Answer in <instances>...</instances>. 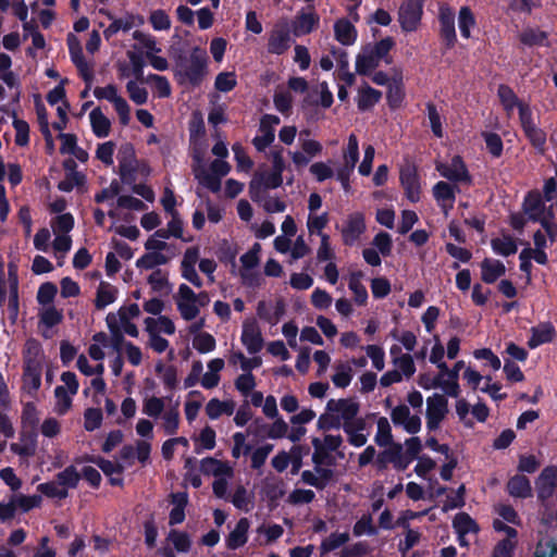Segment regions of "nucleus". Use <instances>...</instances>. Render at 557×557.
<instances>
[{
    "label": "nucleus",
    "mask_w": 557,
    "mask_h": 557,
    "mask_svg": "<svg viewBox=\"0 0 557 557\" xmlns=\"http://www.w3.org/2000/svg\"><path fill=\"white\" fill-rule=\"evenodd\" d=\"M359 410L360 405L354 398L330 399L317 421V428L321 431L345 428L360 418Z\"/></svg>",
    "instance_id": "1"
},
{
    "label": "nucleus",
    "mask_w": 557,
    "mask_h": 557,
    "mask_svg": "<svg viewBox=\"0 0 557 557\" xmlns=\"http://www.w3.org/2000/svg\"><path fill=\"white\" fill-rule=\"evenodd\" d=\"M394 46L392 38H384L375 44L363 46L356 55L355 70L362 76L371 75L382 62L389 64L392 59L389 51Z\"/></svg>",
    "instance_id": "2"
},
{
    "label": "nucleus",
    "mask_w": 557,
    "mask_h": 557,
    "mask_svg": "<svg viewBox=\"0 0 557 557\" xmlns=\"http://www.w3.org/2000/svg\"><path fill=\"white\" fill-rule=\"evenodd\" d=\"M176 309L184 321L196 323L201 320L200 311L210 302L207 292L196 293L187 284H181L174 296Z\"/></svg>",
    "instance_id": "3"
},
{
    "label": "nucleus",
    "mask_w": 557,
    "mask_h": 557,
    "mask_svg": "<svg viewBox=\"0 0 557 557\" xmlns=\"http://www.w3.org/2000/svg\"><path fill=\"white\" fill-rule=\"evenodd\" d=\"M230 171L231 165L224 159L214 160L210 164V170H207L200 153L194 154L193 172L195 177L199 184L213 193H218L221 189V178L227 175Z\"/></svg>",
    "instance_id": "4"
},
{
    "label": "nucleus",
    "mask_w": 557,
    "mask_h": 557,
    "mask_svg": "<svg viewBox=\"0 0 557 557\" xmlns=\"http://www.w3.org/2000/svg\"><path fill=\"white\" fill-rule=\"evenodd\" d=\"M140 314L139 306L132 304L121 307L116 313H110L107 317V324L113 336L119 337L127 334L132 337L138 336V329L132 322Z\"/></svg>",
    "instance_id": "5"
},
{
    "label": "nucleus",
    "mask_w": 557,
    "mask_h": 557,
    "mask_svg": "<svg viewBox=\"0 0 557 557\" xmlns=\"http://www.w3.org/2000/svg\"><path fill=\"white\" fill-rule=\"evenodd\" d=\"M342 159V164L336 169V180L345 191H349V178L359 160V143L355 134L349 135L347 145L343 149Z\"/></svg>",
    "instance_id": "6"
},
{
    "label": "nucleus",
    "mask_w": 557,
    "mask_h": 557,
    "mask_svg": "<svg viewBox=\"0 0 557 557\" xmlns=\"http://www.w3.org/2000/svg\"><path fill=\"white\" fill-rule=\"evenodd\" d=\"M436 171L440 175L455 185H470L471 175L459 156L453 157L448 161H436Z\"/></svg>",
    "instance_id": "7"
},
{
    "label": "nucleus",
    "mask_w": 557,
    "mask_h": 557,
    "mask_svg": "<svg viewBox=\"0 0 557 557\" xmlns=\"http://www.w3.org/2000/svg\"><path fill=\"white\" fill-rule=\"evenodd\" d=\"M94 96L97 99H104L112 103L120 123L128 125L131 121V107L127 101L119 94L114 85H107L104 87H97L94 90Z\"/></svg>",
    "instance_id": "8"
},
{
    "label": "nucleus",
    "mask_w": 557,
    "mask_h": 557,
    "mask_svg": "<svg viewBox=\"0 0 557 557\" xmlns=\"http://www.w3.org/2000/svg\"><path fill=\"white\" fill-rule=\"evenodd\" d=\"M298 144L300 149L288 151V157L295 168L300 170L307 166L313 158L322 153L323 146L311 137L298 138Z\"/></svg>",
    "instance_id": "9"
},
{
    "label": "nucleus",
    "mask_w": 557,
    "mask_h": 557,
    "mask_svg": "<svg viewBox=\"0 0 557 557\" xmlns=\"http://www.w3.org/2000/svg\"><path fill=\"white\" fill-rule=\"evenodd\" d=\"M520 124L525 137L530 144L539 151L544 152L546 144V133L534 122L533 113L530 107L521 108Z\"/></svg>",
    "instance_id": "10"
},
{
    "label": "nucleus",
    "mask_w": 557,
    "mask_h": 557,
    "mask_svg": "<svg viewBox=\"0 0 557 557\" xmlns=\"http://www.w3.org/2000/svg\"><path fill=\"white\" fill-rule=\"evenodd\" d=\"M448 414V401L442 394H433L426 398V429L435 431Z\"/></svg>",
    "instance_id": "11"
},
{
    "label": "nucleus",
    "mask_w": 557,
    "mask_h": 557,
    "mask_svg": "<svg viewBox=\"0 0 557 557\" xmlns=\"http://www.w3.org/2000/svg\"><path fill=\"white\" fill-rule=\"evenodd\" d=\"M240 343L250 355H256L262 350L264 338L256 319L247 318L243 321Z\"/></svg>",
    "instance_id": "12"
},
{
    "label": "nucleus",
    "mask_w": 557,
    "mask_h": 557,
    "mask_svg": "<svg viewBox=\"0 0 557 557\" xmlns=\"http://www.w3.org/2000/svg\"><path fill=\"white\" fill-rule=\"evenodd\" d=\"M423 13V0H405L398 11V22L404 32H414Z\"/></svg>",
    "instance_id": "13"
},
{
    "label": "nucleus",
    "mask_w": 557,
    "mask_h": 557,
    "mask_svg": "<svg viewBox=\"0 0 557 557\" xmlns=\"http://www.w3.org/2000/svg\"><path fill=\"white\" fill-rule=\"evenodd\" d=\"M364 232L366 221L361 212L349 213L341 227L343 242L348 246L356 244Z\"/></svg>",
    "instance_id": "14"
},
{
    "label": "nucleus",
    "mask_w": 557,
    "mask_h": 557,
    "mask_svg": "<svg viewBox=\"0 0 557 557\" xmlns=\"http://www.w3.org/2000/svg\"><path fill=\"white\" fill-rule=\"evenodd\" d=\"M391 420L395 426L401 428L409 434H417L421 430V418L411 413L407 405H398L391 411Z\"/></svg>",
    "instance_id": "15"
},
{
    "label": "nucleus",
    "mask_w": 557,
    "mask_h": 557,
    "mask_svg": "<svg viewBox=\"0 0 557 557\" xmlns=\"http://www.w3.org/2000/svg\"><path fill=\"white\" fill-rule=\"evenodd\" d=\"M206 326V318L197 320L196 323H190L187 327L189 334L193 335V347L200 354H208L215 349L216 342L213 335L208 332H202Z\"/></svg>",
    "instance_id": "16"
},
{
    "label": "nucleus",
    "mask_w": 557,
    "mask_h": 557,
    "mask_svg": "<svg viewBox=\"0 0 557 557\" xmlns=\"http://www.w3.org/2000/svg\"><path fill=\"white\" fill-rule=\"evenodd\" d=\"M312 446L314 448L312 454L313 462H329L330 453L335 451L343 443L339 434H326L323 438L313 437Z\"/></svg>",
    "instance_id": "17"
},
{
    "label": "nucleus",
    "mask_w": 557,
    "mask_h": 557,
    "mask_svg": "<svg viewBox=\"0 0 557 557\" xmlns=\"http://www.w3.org/2000/svg\"><path fill=\"white\" fill-rule=\"evenodd\" d=\"M459 186L445 181L437 182L432 188V195L445 215L454 208Z\"/></svg>",
    "instance_id": "18"
},
{
    "label": "nucleus",
    "mask_w": 557,
    "mask_h": 557,
    "mask_svg": "<svg viewBox=\"0 0 557 557\" xmlns=\"http://www.w3.org/2000/svg\"><path fill=\"white\" fill-rule=\"evenodd\" d=\"M320 23V16L313 8L308 7L297 13L292 22V33L296 37L305 36L313 32Z\"/></svg>",
    "instance_id": "19"
},
{
    "label": "nucleus",
    "mask_w": 557,
    "mask_h": 557,
    "mask_svg": "<svg viewBox=\"0 0 557 557\" xmlns=\"http://www.w3.org/2000/svg\"><path fill=\"white\" fill-rule=\"evenodd\" d=\"M493 525L496 531L504 532L506 537L497 543L492 557H512L517 545L516 529L506 525L500 520H494Z\"/></svg>",
    "instance_id": "20"
},
{
    "label": "nucleus",
    "mask_w": 557,
    "mask_h": 557,
    "mask_svg": "<svg viewBox=\"0 0 557 557\" xmlns=\"http://www.w3.org/2000/svg\"><path fill=\"white\" fill-rule=\"evenodd\" d=\"M199 249L197 247H189L184 252L181 262L182 276L198 288L203 285V282L196 270V264H199Z\"/></svg>",
    "instance_id": "21"
},
{
    "label": "nucleus",
    "mask_w": 557,
    "mask_h": 557,
    "mask_svg": "<svg viewBox=\"0 0 557 557\" xmlns=\"http://www.w3.org/2000/svg\"><path fill=\"white\" fill-rule=\"evenodd\" d=\"M400 183L405 189L406 197L411 202H418L421 196L420 177L416 168L407 165L400 171Z\"/></svg>",
    "instance_id": "22"
},
{
    "label": "nucleus",
    "mask_w": 557,
    "mask_h": 557,
    "mask_svg": "<svg viewBox=\"0 0 557 557\" xmlns=\"http://www.w3.org/2000/svg\"><path fill=\"white\" fill-rule=\"evenodd\" d=\"M282 183H283L282 174L272 171V173H270L268 175H263L261 177H255L250 182L249 195L253 201L260 202L262 200L261 194L263 191V188L264 189H274V188L280 187L282 185Z\"/></svg>",
    "instance_id": "23"
},
{
    "label": "nucleus",
    "mask_w": 557,
    "mask_h": 557,
    "mask_svg": "<svg viewBox=\"0 0 557 557\" xmlns=\"http://www.w3.org/2000/svg\"><path fill=\"white\" fill-rule=\"evenodd\" d=\"M109 18L112 21L111 24L103 30L104 38L109 40L112 36H114L119 32H128L134 27L140 26L144 24V18L140 15H136L133 13H125L121 17H113L109 15Z\"/></svg>",
    "instance_id": "24"
},
{
    "label": "nucleus",
    "mask_w": 557,
    "mask_h": 557,
    "mask_svg": "<svg viewBox=\"0 0 557 557\" xmlns=\"http://www.w3.org/2000/svg\"><path fill=\"white\" fill-rule=\"evenodd\" d=\"M67 46H69L71 59H72L73 63L76 65V67L78 69L82 77L86 82L91 81L92 71H91V67L88 64V62L85 60L79 39L75 35L70 34L67 36Z\"/></svg>",
    "instance_id": "25"
},
{
    "label": "nucleus",
    "mask_w": 557,
    "mask_h": 557,
    "mask_svg": "<svg viewBox=\"0 0 557 557\" xmlns=\"http://www.w3.org/2000/svg\"><path fill=\"white\" fill-rule=\"evenodd\" d=\"M253 545L265 547L275 543L284 534V529L277 523L263 522L256 529Z\"/></svg>",
    "instance_id": "26"
},
{
    "label": "nucleus",
    "mask_w": 557,
    "mask_h": 557,
    "mask_svg": "<svg viewBox=\"0 0 557 557\" xmlns=\"http://www.w3.org/2000/svg\"><path fill=\"white\" fill-rule=\"evenodd\" d=\"M39 329L45 337L52 336V329L63 320V313L55 306L40 307L38 310Z\"/></svg>",
    "instance_id": "27"
},
{
    "label": "nucleus",
    "mask_w": 557,
    "mask_h": 557,
    "mask_svg": "<svg viewBox=\"0 0 557 557\" xmlns=\"http://www.w3.org/2000/svg\"><path fill=\"white\" fill-rule=\"evenodd\" d=\"M285 313V305L282 300L259 301L257 305L258 317L269 323L275 325L280 322Z\"/></svg>",
    "instance_id": "28"
},
{
    "label": "nucleus",
    "mask_w": 557,
    "mask_h": 557,
    "mask_svg": "<svg viewBox=\"0 0 557 557\" xmlns=\"http://www.w3.org/2000/svg\"><path fill=\"white\" fill-rule=\"evenodd\" d=\"M261 247L259 244H255L253 247L240 257L242 269L239 271L240 277L244 284L253 286L257 280L253 277L251 271L259 263V252Z\"/></svg>",
    "instance_id": "29"
},
{
    "label": "nucleus",
    "mask_w": 557,
    "mask_h": 557,
    "mask_svg": "<svg viewBox=\"0 0 557 557\" xmlns=\"http://www.w3.org/2000/svg\"><path fill=\"white\" fill-rule=\"evenodd\" d=\"M314 463V470L309 471L306 470L301 473L302 481L311 486H314L317 488H324L329 481L333 476V471L330 468L324 467L329 462H313Z\"/></svg>",
    "instance_id": "30"
},
{
    "label": "nucleus",
    "mask_w": 557,
    "mask_h": 557,
    "mask_svg": "<svg viewBox=\"0 0 557 557\" xmlns=\"http://www.w3.org/2000/svg\"><path fill=\"white\" fill-rule=\"evenodd\" d=\"M290 46L289 29L285 24L276 25L269 36L268 50L274 54L284 53Z\"/></svg>",
    "instance_id": "31"
},
{
    "label": "nucleus",
    "mask_w": 557,
    "mask_h": 557,
    "mask_svg": "<svg viewBox=\"0 0 557 557\" xmlns=\"http://www.w3.org/2000/svg\"><path fill=\"white\" fill-rule=\"evenodd\" d=\"M354 21L341 17L335 21L333 29L335 39L343 46H352L358 37Z\"/></svg>",
    "instance_id": "32"
},
{
    "label": "nucleus",
    "mask_w": 557,
    "mask_h": 557,
    "mask_svg": "<svg viewBox=\"0 0 557 557\" xmlns=\"http://www.w3.org/2000/svg\"><path fill=\"white\" fill-rule=\"evenodd\" d=\"M557 488V467H546L536 480L537 495L542 499L550 497Z\"/></svg>",
    "instance_id": "33"
},
{
    "label": "nucleus",
    "mask_w": 557,
    "mask_h": 557,
    "mask_svg": "<svg viewBox=\"0 0 557 557\" xmlns=\"http://www.w3.org/2000/svg\"><path fill=\"white\" fill-rule=\"evenodd\" d=\"M389 355L395 370H399L404 377L409 379L414 374L416 366L411 355L403 352L397 345L391 347Z\"/></svg>",
    "instance_id": "34"
},
{
    "label": "nucleus",
    "mask_w": 557,
    "mask_h": 557,
    "mask_svg": "<svg viewBox=\"0 0 557 557\" xmlns=\"http://www.w3.org/2000/svg\"><path fill=\"white\" fill-rule=\"evenodd\" d=\"M8 282H9V298H8V310L10 318L15 320L18 314V278L17 268L14 263L8 265Z\"/></svg>",
    "instance_id": "35"
},
{
    "label": "nucleus",
    "mask_w": 557,
    "mask_h": 557,
    "mask_svg": "<svg viewBox=\"0 0 557 557\" xmlns=\"http://www.w3.org/2000/svg\"><path fill=\"white\" fill-rule=\"evenodd\" d=\"M438 370L437 388L442 389L447 396L458 398L460 395V385L455 371H449L447 366L446 369Z\"/></svg>",
    "instance_id": "36"
},
{
    "label": "nucleus",
    "mask_w": 557,
    "mask_h": 557,
    "mask_svg": "<svg viewBox=\"0 0 557 557\" xmlns=\"http://www.w3.org/2000/svg\"><path fill=\"white\" fill-rule=\"evenodd\" d=\"M200 470L206 475H212L215 479L220 476H233V467L227 461L218 460L212 457L203 458L200 462Z\"/></svg>",
    "instance_id": "37"
},
{
    "label": "nucleus",
    "mask_w": 557,
    "mask_h": 557,
    "mask_svg": "<svg viewBox=\"0 0 557 557\" xmlns=\"http://www.w3.org/2000/svg\"><path fill=\"white\" fill-rule=\"evenodd\" d=\"M386 462H392L397 470H405L411 462V459L403 454L400 445H395L385 449L377 459L380 468H383Z\"/></svg>",
    "instance_id": "38"
},
{
    "label": "nucleus",
    "mask_w": 557,
    "mask_h": 557,
    "mask_svg": "<svg viewBox=\"0 0 557 557\" xmlns=\"http://www.w3.org/2000/svg\"><path fill=\"white\" fill-rule=\"evenodd\" d=\"M441 35L448 46H454L457 36L455 30V14L450 8H441L440 10Z\"/></svg>",
    "instance_id": "39"
},
{
    "label": "nucleus",
    "mask_w": 557,
    "mask_h": 557,
    "mask_svg": "<svg viewBox=\"0 0 557 557\" xmlns=\"http://www.w3.org/2000/svg\"><path fill=\"white\" fill-rule=\"evenodd\" d=\"M41 385V370L37 363H28L23 373L22 391L34 396Z\"/></svg>",
    "instance_id": "40"
},
{
    "label": "nucleus",
    "mask_w": 557,
    "mask_h": 557,
    "mask_svg": "<svg viewBox=\"0 0 557 557\" xmlns=\"http://www.w3.org/2000/svg\"><path fill=\"white\" fill-rule=\"evenodd\" d=\"M348 436V442L355 447H361L366 445L369 436L366 421L362 418L354 421L352 423L343 428Z\"/></svg>",
    "instance_id": "41"
},
{
    "label": "nucleus",
    "mask_w": 557,
    "mask_h": 557,
    "mask_svg": "<svg viewBox=\"0 0 557 557\" xmlns=\"http://www.w3.org/2000/svg\"><path fill=\"white\" fill-rule=\"evenodd\" d=\"M250 522L247 518H240L235 528L231 531L226 539V546L230 549H237L244 546L248 540V531Z\"/></svg>",
    "instance_id": "42"
},
{
    "label": "nucleus",
    "mask_w": 557,
    "mask_h": 557,
    "mask_svg": "<svg viewBox=\"0 0 557 557\" xmlns=\"http://www.w3.org/2000/svg\"><path fill=\"white\" fill-rule=\"evenodd\" d=\"M480 267H481V278L483 282H485L487 284H492V283L496 282L506 272L505 264L502 261L492 259V258H485L481 262Z\"/></svg>",
    "instance_id": "43"
},
{
    "label": "nucleus",
    "mask_w": 557,
    "mask_h": 557,
    "mask_svg": "<svg viewBox=\"0 0 557 557\" xmlns=\"http://www.w3.org/2000/svg\"><path fill=\"white\" fill-rule=\"evenodd\" d=\"M236 404L233 399L220 400L210 399L206 405V413L211 420H216L222 416H232L235 412Z\"/></svg>",
    "instance_id": "44"
},
{
    "label": "nucleus",
    "mask_w": 557,
    "mask_h": 557,
    "mask_svg": "<svg viewBox=\"0 0 557 557\" xmlns=\"http://www.w3.org/2000/svg\"><path fill=\"white\" fill-rule=\"evenodd\" d=\"M225 363L222 358L211 359L207 363V371L203 373L200 384L203 388L211 389L220 383V372L223 370Z\"/></svg>",
    "instance_id": "45"
},
{
    "label": "nucleus",
    "mask_w": 557,
    "mask_h": 557,
    "mask_svg": "<svg viewBox=\"0 0 557 557\" xmlns=\"http://www.w3.org/2000/svg\"><path fill=\"white\" fill-rule=\"evenodd\" d=\"M498 97L508 115H511L515 109H518L519 119H521V108L530 107L528 103L518 99L511 88L500 85L498 88Z\"/></svg>",
    "instance_id": "46"
},
{
    "label": "nucleus",
    "mask_w": 557,
    "mask_h": 557,
    "mask_svg": "<svg viewBox=\"0 0 557 557\" xmlns=\"http://www.w3.org/2000/svg\"><path fill=\"white\" fill-rule=\"evenodd\" d=\"M89 122L92 129V133L99 137L103 138L110 134L111 131V121L108 116L101 111L100 108H95L89 113Z\"/></svg>",
    "instance_id": "47"
},
{
    "label": "nucleus",
    "mask_w": 557,
    "mask_h": 557,
    "mask_svg": "<svg viewBox=\"0 0 557 557\" xmlns=\"http://www.w3.org/2000/svg\"><path fill=\"white\" fill-rule=\"evenodd\" d=\"M555 336V329L549 323H544L531 329V337L528 341V346L534 349L543 344L550 343Z\"/></svg>",
    "instance_id": "48"
},
{
    "label": "nucleus",
    "mask_w": 557,
    "mask_h": 557,
    "mask_svg": "<svg viewBox=\"0 0 557 557\" xmlns=\"http://www.w3.org/2000/svg\"><path fill=\"white\" fill-rule=\"evenodd\" d=\"M145 323V330L147 333H154V334H166L172 335L175 333V325L173 321L165 317V315H159L157 318H147L144 321Z\"/></svg>",
    "instance_id": "49"
},
{
    "label": "nucleus",
    "mask_w": 557,
    "mask_h": 557,
    "mask_svg": "<svg viewBox=\"0 0 557 557\" xmlns=\"http://www.w3.org/2000/svg\"><path fill=\"white\" fill-rule=\"evenodd\" d=\"M507 491L512 497L518 498H528L532 495L529 479L521 474H516L508 481Z\"/></svg>",
    "instance_id": "50"
},
{
    "label": "nucleus",
    "mask_w": 557,
    "mask_h": 557,
    "mask_svg": "<svg viewBox=\"0 0 557 557\" xmlns=\"http://www.w3.org/2000/svg\"><path fill=\"white\" fill-rule=\"evenodd\" d=\"M381 98V91L372 88L368 84H364L358 89L357 106L359 110L366 111L375 106Z\"/></svg>",
    "instance_id": "51"
},
{
    "label": "nucleus",
    "mask_w": 557,
    "mask_h": 557,
    "mask_svg": "<svg viewBox=\"0 0 557 557\" xmlns=\"http://www.w3.org/2000/svg\"><path fill=\"white\" fill-rule=\"evenodd\" d=\"M523 208L529 218L533 221H540L544 218V205L539 191H531L524 199Z\"/></svg>",
    "instance_id": "52"
},
{
    "label": "nucleus",
    "mask_w": 557,
    "mask_h": 557,
    "mask_svg": "<svg viewBox=\"0 0 557 557\" xmlns=\"http://www.w3.org/2000/svg\"><path fill=\"white\" fill-rule=\"evenodd\" d=\"M352 376V367L348 362H338L334 367L332 382L336 387L345 388L350 384Z\"/></svg>",
    "instance_id": "53"
},
{
    "label": "nucleus",
    "mask_w": 557,
    "mask_h": 557,
    "mask_svg": "<svg viewBox=\"0 0 557 557\" xmlns=\"http://www.w3.org/2000/svg\"><path fill=\"white\" fill-rule=\"evenodd\" d=\"M116 295H117V289L113 285H111L107 282H101L97 289V295H96V300H95L96 307L98 309H103L107 306L113 304L116 299Z\"/></svg>",
    "instance_id": "54"
},
{
    "label": "nucleus",
    "mask_w": 557,
    "mask_h": 557,
    "mask_svg": "<svg viewBox=\"0 0 557 557\" xmlns=\"http://www.w3.org/2000/svg\"><path fill=\"white\" fill-rule=\"evenodd\" d=\"M228 361L233 366L239 364L244 372H251L262 364L260 357H246L240 350H233L230 354Z\"/></svg>",
    "instance_id": "55"
},
{
    "label": "nucleus",
    "mask_w": 557,
    "mask_h": 557,
    "mask_svg": "<svg viewBox=\"0 0 557 557\" xmlns=\"http://www.w3.org/2000/svg\"><path fill=\"white\" fill-rule=\"evenodd\" d=\"M491 246L496 255L503 257L513 255L518 249L515 238L509 235H502L499 237L493 238Z\"/></svg>",
    "instance_id": "56"
},
{
    "label": "nucleus",
    "mask_w": 557,
    "mask_h": 557,
    "mask_svg": "<svg viewBox=\"0 0 557 557\" xmlns=\"http://www.w3.org/2000/svg\"><path fill=\"white\" fill-rule=\"evenodd\" d=\"M52 248L54 257L58 260V265H63L65 256L72 248V238L70 234H54Z\"/></svg>",
    "instance_id": "57"
},
{
    "label": "nucleus",
    "mask_w": 557,
    "mask_h": 557,
    "mask_svg": "<svg viewBox=\"0 0 557 557\" xmlns=\"http://www.w3.org/2000/svg\"><path fill=\"white\" fill-rule=\"evenodd\" d=\"M156 372L158 373L163 385L168 389L176 388V386L178 384V379H177V370L175 367L166 366L162 361H159L156 364Z\"/></svg>",
    "instance_id": "58"
},
{
    "label": "nucleus",
    "mask_w": 557,
    "mask_h": 557,
    "mask_svg": "<svg viewBox=\"0 0 557 557\" xmlns=\"http://www.w3.org/2000/svg\"><path fill=\"white\" fill-rule=\"evenodd\" d=\"M546 236L542 231H537L533 235L534 248H531V252H533V260L539 264H546L548 261L545 252V248L548 246Z\"/></svg>",
    "instance_id": "59"
},
{
    "label": "nucleus",
    "mask_w": 557,
    "mask_h": 557,
    "mask_svg": "<svg viewBox=\"0 0 557 557\" xmlns=\"http://www.w3.org/2000/svg\"><path fill=\"white\" fill-rule=\"evenodd\" d=\"M475 17L468 7H461L458 14V26L463 38L471 37V30L475 27Z\"/></svg>",
    "instance_id": "60"
},
{
    "label": "nucleus",
    "mask_w": 557,
    "mask_h": 557,
    "mask_svg": "<svg viewBox=\"0 0 557 557\" xmlns=\"http://www.w3.org/2000/svg\"><path fill=\"white\" fill-rule=\"evenodd\" d=\"M170 257L160 251L147 250V252L136 261L137 268L153 269L157 265L165 264Z\"/></svg>",
    "instance_id": "61"
},
{
    "label": "nucleus",
    "mask_w": 557,
    "mask_h": 557,
    "mask_svg": "<svg viewBox=\"0 0 557 557\" xmlns=\"http://www.w3.org/2000/svg\"><path fill=\"white\" fill-rule=\"evenodd\" d=\"M309 172L319 183H322L334 176L336 177V170L333 169L332 161L314 162L310 165Z\"/></svg>",
    "instance_id": "62"
},
{
    "label": "nucleus",
    "mask_w": 557,
    "mask_h": 557,
    "mask_svg": "<svg viewBox=\"0 0 557 557\" xmlns=\"http://www.w3.org/2000/svg\"><path fill=\"white\" fill-rule=\"evenodd\" d=\"M392 440L393 436L389 421L385 417L379 418L376 421V433L374 436L375 443L381 447H385L392 443Z\"/></svg>",
    "instance_id": "63"
},
{
    "label": "nucleus",
    "mask_w": 557,
    "mask_h": 557,
    "mask_svg": "<svg viewBox=\"0 0 557 557\" xmlns=\"http://www.w3.org/2000/svg\"><path fill=\"white\" fill-rule=\"evenodd\" d=\"M81 475L74 466L66 467L63 471L59 472L55 476V480L59 484L65 488L69 493L70 488H74L77 486L79 482Z\"/></svg>",
    "instance_id": "64"
}]
</instances>
